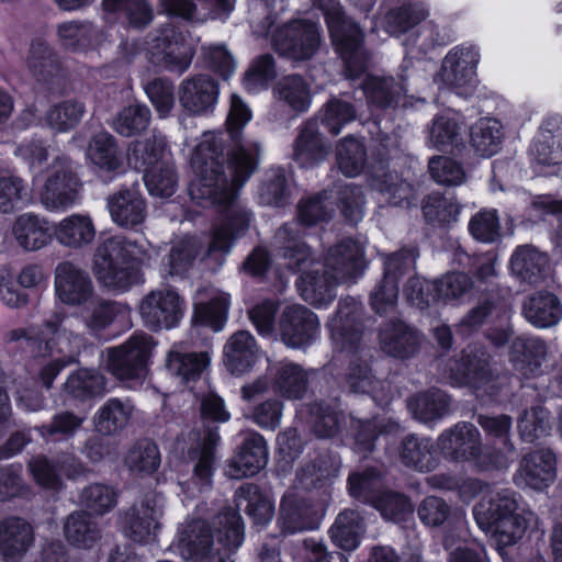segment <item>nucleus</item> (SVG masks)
Segmentation results:
<instances>
[{
    "instance_id": "1",
    "label": "nucleus",
    "mask_w": 562,
    "mask_h": 562,
    "mask_svg": "<svg viewBox=\"0 0 562 562\" xmlns=\"http://www.w3.org/2000/svg\"><path fill=\"white\" fill-rule=\"evenodd\" d=\"M251 120V111L233 93L226 126L234 148L224 153L223 134L204 133L191 155L195 173L189 193L196 204L216 206L224 213L223 223L214 228L209 254L227 252L234 238L248 227L250 214L237 201V190L254 172L259 144L243 138V128Z\"/></svg>"
},
{
    "instance_id": "2",
    "label": "nucleus",
    "mask_w": 562,
    "mask_h": 562,
    "mask_svg": "<svg viewBox=\"0 0 562 562\" xmlns=\"http://www.w3.org/2000/svg\"><path fill=\"white\" fill-rule=\"evenodd\" d=\"M244 542V524L233 508H225L214 520H193L179 536L182 554L192 562H233L232 554Z\"/></svg>"
},
{
    "instance_id": "3",
    "label": "nucleus",
    "mask_w": 562,
    "mask_h": 562,
    "mask_svg": "<svg viewBox=\"0 0 562 562\" xmlns=\"http://www.w3.org/2000/svg\"><path fill=\"white\" fill-rule=\"evenodd\" d=\"M296 223H288L278 229L274 246L292 269L302 270L296 286L302 299L315 307L331 303L335 289L342 284L334 280L331 272L321 261L311 258L310 248L301 241Z\"/></svg>"
},
{
    "instance_id": "4",
    "label": "nucleus",
    "mask_w": 562,
    "mask_h": 562,
    "mask_svg": "<svg viewBox=\"0 0 562 562\" xmlns=\"http://www.w3.org/2000/svg\"><path fill=\"white\" fill-rule=\"evenodd\" d=\"M149 258L144 245L123 236H113L97 246L92 271L102 286L123 293L140 282V266Z\"/></svg>"
},
{
    "instance_id": "5",
    "label": "nucleus",
    "mask_w": 562,
    "mask_h": 562,
    "mask_svg": "<svg viewBox=\"0 0 562 562\" xmlns=\"http://www.w3.org/2000/svg\"><path fill=\"white\" fill-rule=\"evenodd\" d=\"M474 519L483 531L491 533L499 546L516 543L537 517L527 508L520 496L509 490L497 492L488 499H481L473 508Z\"/></svg>"
},
{
    "instance_id": "6",
    "label": "nucleus",
    "mask_w": 562,
    "mask_h": 562,
    "mask_svg": "<svg viewBox=\"0 0 562 562\" xmlns=\"http://www.w3.org/2000/svg\"><path fill=\"white\" fill-rule=\"evenodd\" d=\"M202 427L190 432L194 445L189 450V459L194 463L193 480L200 491L210 487L213 475L214 450L220 442L218 427L209 425L210 422L225 423L231 414L225 408L224 400L214 393L205 395L201 401Z\"/></svg>"
},
{
    "instance_id": "7",
    "label": "nucleus",
    "mask_w": 562,
    "mask_h": 562,
    "mask_svg": "<svg viewBox=\"0 0 562 562\" xmlns=\"http://www.w3.org/2000/svg\"><path fill=\"white\" fill-rule=\"evenodd\" d=\"M311 417L313 430L319 438L335 436L341 424L349 423L355 439V450L363 454L374 449L379 434L400 429L396 423L382 424L376 419L362 420L352 415L346 416L342 412L323 403H314L311 406Z\"/></svg>"
},
{
    "instance_id": "8",
    "label": "nucleus",
    "mask_w": 562,
    "mask_h": 562,
    "mask_svg": "<svg viewBox=\"0 0 562 562\" xmlns=\"http://www.w3.org/2000/svg\"><path fill=\"white\" fill-rule=\"evenodd\" d=\"M317 5L326 18L333 44L344 59L349 77H357L366 67L360 26L345 16L338 0H317Z\"/></svg>"
},
{
    "instance_id": "9",
    "label": "nucleus",
    "mask_w": 562,
    "mask_h": 562,
    "mask_svg": "<svg viewBox=\"0 0 562 562\" xmlns=\"http://www.w3.org/2000/svg\"><path fill=\"white\" fill-rule=\"evenodd\" d=\"M80 321L75 316L55 314L44 323L47 347L63 357L52 360L41 371V381L50 387L55 378L68 364L76 361L85 344L83 336L78 331Z\"/></svg>"
},
{
    "instance_id": "10",
    "label": "nucleus",
    "mask_w": 562,
    "mask_h": 562,
    "mask_svg": "<svg viewBox=\"0 0 562 562\" xmlns=\"http://www.w3.org/2000/svg\"><path fill=\"white\" fill-rule=\"evenodd\" d=\"M450 376L457 385H469L482 395L496 396L510 384L507 373L495 374L490 368L487 353L477 347H468L450 368Z\"/></svg>"
},
{
    "instance_id": "11",
    "label": "nucleus",
    "mask_w": 562,
    "mask_h": 562,
    "mask_svg": "<svg viewBox=\"0 0 562 562\" xmlns=\"http://www.w3.org/2000/svg\"><path fill=\"white\" fill-rule=\"evenodd\" d=\"M368 101L379 108H413L425 103V98L417 95L419 89L414 76L403 68L395 79L392 76H369L362 82Z\"/></svg>"
},
{
    "instance_id": "12",
    "label": "nucleus",
    "mask_w": 562,
    "mask_h": 562,
    "mask_svg": "<svg viewBox=\"0 0 562 562\" xmlns=\"http://www.w3.org/2000/svg\"><path fill=\"white\" fill-rule=\"evenodd\" d=\"M441 454L457 462H472L480 469L491 467V459L485 457L482 435L470 422H458L443 430L437 438Z\"/></svg>"
},
{
    "instance_id": "13",
    "label": "nucleus",
    "mask_w": 562,
    "mask_h": 562,
    "mask_svg": "<svg viewBox=\"0 0 562 562\" xmlns=\"http://www.w3.org/2000/svg\"><path fill=\"white\" fill-rule=\"evenodd\" d=\"M418 252L415 248H403L384 256L382 279L370 294V306L380 315L395 310L398 300V281L409 270L414 269Z\"/></svg>"
},
{
    "instance_id": "14",
    "label": "nucleus",
    "mask_w": 562,
    "mask_h": 562,
    "mask_svg": "<svg viewBox=\"0 0 562 562\" xmlns=\"http://www.w3.org/2000/svg\"><path fill=\"white\" fill-rule=\"evenodd\" d=\"M322 36L318 26L308 20H292L272 34L276 52L293 61H306L318 52Z\"/></svg>"
},
{
    "instance_id": "15",
    "label": "nucleus",
    "mask_w": 562,
    "mask_h": 562,
    "mask_svg": "<svg viewBox=\"0 0 562 562\" xmlns=\"http://www.w3.org/2000/svg\"><path fill=\"white\" fill-rule=\"evenodd\" d=\"M165 501L161 494L147 493L135 502L121 517L122 531L134 542L154 541L161 528Z\"/></svg>"
},
{
    "instance_id": "16",
    "label": "nucleus",
    "mask_w": 562,
    "mask_h": 562,
    "mask_svg": "<svg viewBox=\"0 0 562 562\" xmlns=\"http://www.w3.org/2000/svg\"><path fill=\"white\" fill-rule=\"evenodd\" d=\"M80 181L74 162L58 157L49 168L41 192V202L48 211L64 212L78 200Z\"/></svg>"
},
{
    "instance_id": "17",
    "label": "nucleus",
    "mask_w": 562,
    "mask_h": 562,
    "mask_svg": "<svg viewBox=\"0 0 562 562\" xmlns=\"http://www.w3.org/2000/svg\"><path fill=\"white\" fill-rule=\"evenodd\" d=\"M147 52L154 65L180 74L189 68L193 55L183 35L171 25L150 36Z\"/></svg>"
},
{
    "instance_id": "18",
    "label": "nucleus",
    "mask_w": 562,
    "mask_h": 562,
    "mask_svg": "<svg viewBox=\"0 0 562 562\" xmlns=\"http://www.w3.org/2000/svg\"><path fill=\"white\" fill-rule=\"evenodd\" d=\"M184 308V301L175 290L161 288L144 296L139 305V314L149 329L158 331L178 326Z\"/></svg>"
},
{
    "instance_id": "19",
    "label": "nucleus",
    "mask_w": 562,
    "mask_h": 562,
    "mask_svg": "<svg viewBox=\"0 0 562 562\" xmlns=\"http://www.w3.org/2000/svg\"><path fill=\"white\" fill-rule=\"evenodd\" d=\"M153 348L151 337L135 334L123 345L108 350V370L119 380L139 379Z\"/></svg>"
},
{
    "instance_id": "20",
    "label": "nucleus",
    "mask_w": 562,
    "mask_h": 562,
    "mask_svg": "<svg viewBox=\"0 0 562 562\" xmlns=\"http://www.w3.org/2000/svg\"><path fill=\"white\" fill-rule=\"evenodd\" d=\"M328 328L333 341L340 350H360L364 334L361 303L353 297L341 300L336 315L328 323Z\"/></svg>"
},
{
    "instance_id": "21",
    "label": "nucleus",
    "mask_w": 562,
    "mask_h": 562,
    "mask_svg": "<svg viewBox=\"0 0 562 562\" xmlns=\"http://www.w3.org/2000/svg\"><path fill=\"white\" fill-rule=\"evenodd\" d=\"M423 342L422 335L402 319L383 322L378 330V346L387 357L407 360L414 357Z\"/></svg>"
},
{
    "instance_id": "22",
    "label": "nucleus",
    "mask_w": 562,
    "mask_h": 562,
    "mask_svg": "<svg viewBox=\"0 0 562 562\" xmlns=\"http://www.w3.org/2000/svg\"><path fill=\"white\" fill-rule=\"evenodd\" d=\"M323 263L334 280L341 283L353 281L364 269L363 247L351 238L341 239L327 250Z\"/></svg>"
},
{
    "instance_id": "23",
    "label": "nucleus",
    "mask_w": 562,
    "mask_h": 562,
    "mask_svg": "<svg viewBox=\"0 0 562 562\" xmlns=\"http://www.w3.org/2000/svg\"><path fill=\"white\" fill-rule=\"evenodd\" d=\"M55 291L63 303L71 306L93 302L95 296L88 272L68 261L59 263L56 268Z\"/></svg>"
},
{
    "instance_id": "24",
    "label": "nucleus",
    "mask_w": 562,
    "mask_h": 562,
    "mask_svg": "<svg viewBox=\"0 0 562 562\" xmlns=\"http://www.w3.org/2000/svg\"><path fill=\"white\" fill-rule=\"evenodd\" d=\"M282 341L292 348L312 344L319 334V321L315 313L303 305L286 306L281 315Z\"/></svg>"
},
{
    "instance_id": "25",
    "label": "nucleus",
    "mask_w": 562,
    "mask_h": 562,
    "mask_svg": "<svg viewBox=\"0 0 562 562\" xmlns=\"http://www.w3.org/2000/svg\"><path fill=\"white\" fill-rule=\"evenodd\" d=\"M555 456L549 449H539L525 454L514 475V483L519 487L542 490L548 487L557 476Z\"/></svg>"
},
{
    "instance_id": "26",
    "label": "nucleus",
    "mask_w": 562,
    "mask_h": 562,
    "mask_svg": "<svg viewBox=\"0 0 562 562\" xmlns=\"http://www.w3.org/2000/svg\"><path fill=\"white\" fill-rule=\"evenodd\" d=\"M218 94V85L207 75L189 77L181 81L178 89L181 106L193 115H206L213 112Z\"/></svg>"
},
{
    "instance_id": "27",
    "label": "nucleus",
    "mask_w": 562,
    "mask_h": 562,
    "mask_svg": "<svg viewBox=\"0 0 562 562\" xmlns=\"http://www.w3.org/2000/svg\"><path fill=\"white\" fill-rule=\"evenodd\" d=\"M268 461V449L263 437L248 432L239 451L228 461L225 474L233 480L252 476L262 470Z\"/></svg>"
},
{
    "instance_id": "28",
    "label": "nucleus",
    "mask_w": 562,
    "mask_h": 562,
    "mask_svg": "<svg viewBox=\"0 0 562 562\" xmlns=\"http://www.w3.org/2000/svg\"><path fill=\"white\" fill-rule=\"evenodd\" d=\"M549 353V347L541 338L519 336L510 345L509 361L521 378L530 379L541 373Z\"/></svg>"
},
{
    "instance_id": "29",
    "label": "nucleus",
    "mask_w": 562,
    "mask_h": 562,
    "mask_svg": "<svg viewBox=\"0 0 562 562\" xmlns=\"http://www.w3.org/2000/svg\"><path fill=\"white\" fill-rule=\"evenodd\" d=\"M111 220L126 229L142 225L147 215V205L137 188H124L106 198Z\"/></svg>"
},
{
    "instance_id": "30",
    "label": "nucleus",
    "mask_w": 562,
    "mask_h": 562,
    "mask_svg": "<svg viewBox=\"0 0 562 562\" xmlns=\"http://www.w3.org/2000/svg\"><path fill=\"white\" fill-rule=\"evenodd\" d=\"M59 45L71 53H87L100 46L105 40V32L89 20H70L56 27Z\"/></svg>"
},
{
    "instance_id": "31",
    "label": "nucleus",
    "mask_w": 562,
    "mask_h": 562,
    "mask_svg": "<svg viewBox=\"0 0 562 562\" xmlns=\"http://www.w3.org/2000/svg\"><path fill=\"white\" fill-rule=\"evenodd\" d=\"M34 543L32 525L21 517L0 520V555L4 562H20Z\"/></svg>"
},
{
    "instance_id": "32",
    "label": "nucleus",
    "mask_w": 562,
    "mask_h": 562,
    "mask_svg": "<svg viewBox=\"0 0 562 562\" xmlns=\"http://www.w3.org/2000/svg\"><path fill=\"white\" fill-rule=\"evenodd\" d=\"M26 66L36 81L47 90L55 91L59 88L63 79L61 67L46 42L35 40L31 43Z\"/></svg>"
},
{
    "instance_id": "33",
    "label": "nucleus",
    "mask_w": 562,
    "mask_h": 562,
    "mask_svg": "<svg viewBox=\"0 0 562 562\" xmlns=\"http://www.w3.org/2000/svg\"><path fill=\"white\" fill-rule=\"evenodd\" d=\"M479 53L473 47H456L445 57L440 78L451 88L471 86L475 78Z\"/></svg>"
},
{
    "instance_id": "34",
    "label": "nucleus",
    "mask_w": 562,
    "mask_h": 562,
    "mask_svg": "<svg viewBox=\"0 0 562 562\" xmlns=\"http://www.w3.org/2000/svg\"><path fill=\"white\" fill-rule=\"evenodd\" d=\"M477 424L490 437L498 439L503 445L501 451L490 456L491 467L496 469H507L513 462L515 446L510 440V430L513 419L508 415L488 416L479 415Z\"/></svg>"
},
{
    "instance_id": "35",
    "label": "nucleus",
    "mask_w": 562,
    "mask_h": 562,
    "mask_svg": "<svg viewBox=\"0 0 562 562\" xmlns=\"http://www.w3.org/2000/svg\"><path fill=\"white\" fill-rule=\"evenodd\" d=\"M260 349L247 330L233 334L224 346L225 363L234 374H243L258 360Z\"/></svg>"
},
{
    "instance_id": "36",
    "label": "nucleus",
    "mask_w": 562,
    "mask_h": 562,
    "mask_svg": "<svg viewBox=\"0 0 562 562\" xmlns=\"http://www.w3.org/2000/svg\"><path fill=\"white\" fill-rule=\"evenodd\" d=\"M11 232L18 245L27 251L38 250L52 240L48 222L32 213L18 216Z\"/></svg>"
},
{
    "instance_id": "37",
    "label": "nucleus",
    "mask_w": 562,
    "mask_h": 562,
    "mask_svg": "<svg viewBox=\"0 0 562 562\" xmlns=\"http://www.w3.org/2000/svg\"><path fill=\"white\" fill-rule=\"evenodd\" d=\"M401 462L419 472H430L437 464L435 445L431 438L407 435L398 446Z\"/></svg>"
},
{
    "instance_id": "38",
    "label": "nucleus",
    "mask_w": 562,
    "mask_h": 562,
    "mask_svg": "<svg viewBox=\"0 0 562 562\" xmlns=\"http://www.w3.org/2000/svg\"><path fill=\"white\" fill-rule=\"evenodd\" d=\"M313 509L294 490L288 491L281 501L278 524L285 533H295L313 528Z\"/></svg>"
},
{
    "instance_id": "39",
    "label": "nucleus",
    "mask_w": 562,
    "mask_h": 562,
    "mask_svg": "<svg viewBox=\"0 0 562 562\" xmlns=\"http://www.w3.org/2000/svg\"><path fill=\"white\" fill-rule=\"evenodd\" d=\"M340 461L329 454L323 453L304 464L296 473L294 490L311 491L327 484L338 474Z\"/></svg>"
},
{
    "instance_id": "40",
    "label": "nucleus",
    "mask_w": 562,
    "mask_h": 562,
    "mask_svg": "<svg viewBox=\"0 0 562 562\" xmlns=\"http://www.w3.org/2000/svg\"><path fill=\"white\" fill-rule=\"evenodd\" d=\"M54 236L60 245L80 249L94 240L95 227L90 216L72 214L56 224Z\"/></svg>"
},
{
    "instance_id": "41",
    "label": "nucleus",
    "mask_w": 562,
    "mask_h": 562,
    "mask_svg": "<svg viewBox=\"0 0 562 562\" xmlns=\"http://www.w3.org/2000/svg\"><path fill=\"white\" fill-rule=\"evenodd\" d=\"M547 267V256L530 245L517 247L510 258L513 274L530 284H536L544 278Z\"/></svg>"
},
{
    "instance_id": "42",
    "label": "nucleus",
    "mask_w": 562,
    "mask_h": 562,
    "mask_svg": "<svg viewBox=\"0 0 562 562\" xmlns=\"http://www.w3.org/2000/svg\"><path fill=\"white\" fill-rule=\"evenodd\" d=\"M524 315L533 326L549 328L562 318V305L559 299L549 292H539L525 301Z\"/></svg>"
},
{
    "instance_id": "43",
    "label": "nucleus",
    "mask_w": 562,
    "mask_h": 562,
    "mask_svg": "<svg viewBox=\"0 0 562 562\" xmlns=\"http://www.w3.org/2000/svg\"><path fill=\"white\" fill-rule=\"evenodd\" d=\"M168 157L165 137L155 133L150 137L131 143L127 149L128 165L144 175Z\"/></svg>"
},
{
    "instance_id": "44",
    "label": "nucleus",
    "mask_w": 562,
    "mask_h": 562,
    "mask_svg": "<svg viewBox=\"0 0 562 562\" xmlns=\"http://www.w3.org/2000/svg\"><path fill=\"white\" fill-rule=\"evenodd\" d=\"M407 407L414 418L429 424L450 413V397L440 390L431 389L412 396L407 401Z\"/></svg>"
},
{
    "instance_id": "45",
    "label": "nucleus",
    "mask_w": 562,
    "mask_h": 562,
    "mask_svg": "<svg viewBox=\"0 0 562 562\" xmlns=\"http://www.w3.org/2000/svg\"><path fill=\"white\" fill-rule=\"evenodd\" d=\"M210 356L204 352H183L181 346L175 345L167 353L166 368L181 382L194 381L210 364Z\"/></svg>"
},
{
    "instance_id": "46",
    "label": "nucleus",
    "mask_w": 562,
    "mask_h": 562,
    "mask_svg": "<svg viewBox=\"0 0 562 562\" xmlns=\"http://www.w3.org/2000/svg\"><path fill=\"white\" fill-rule=\"evenodd\" d=\"M366 532V525L359 512L346 509L341 512L329 529L331 541L345 551L356 550Z\"/></svg>"
},
{
    "instance_id": "47",
    "label": "nucleus",
    "mask_w": 562,
    "mask_h": 562,
    "mask_svg": "<svg viewBox=\"0 0 562 562\" xmlns=\"http://www.w3.org/2000/svg\"><path fill=\"white\" fill-rule=\"evenodd\" d=\"M307 372L292 361H280L273 369V390L279 395L296 400L301 398L307 390Z\"/></svg>"
},
{
    "instance_id": "48",
    "label": "nucleus",
    "mask_w": 562,
    "mask_h": 562,
    "mask_svg": "<svg viewBox=\"0 0 562 562\" xmlns=\"http://www.w3.org/2000/svg\"><path fill=\"white\" fill-rule=\"evenodd\" d=\"M235 502L256 525L263 526L273 517L274 507L271 499L252 483L243 484L236 490Z\"/></svg>"
},
{
    "instance_id": "49",
    "label": "nucleus",
    "mask_w": 562,
    "mask_h": 562,
    "mask_svg": "<svg viewBox=\"0 0 562 562\" xmlns=\"http://www.w3.org/2000/svg\"><path fill=\"white\" fill-rule=\"evenodd\" d=\"M273 95L295 113L307 111L312 104L310 86L302 76L296 74L279 79L273 88Z\"/></svg>"
},
{
    "instance_id": "50",
    "label": "nucleus",
    "mask_w": 562,
    "mask_h": 562,
    "mask_svg": "<svg viewBox=\"0 0 562 562\" xmlns=\"http://www.w3.org/2000/svg\"><path fill=\"white\" fill-rule=\"evenodd\" d=\"M329 147L324 145L314 122L306 123L294 143L293 158L302 167H311L324 160Z\"/></svg>"
},
{
    "instance_id": "51",
    "label": "nucleus",
    "mask_w": 562,
    "mask_h": 562,
    "mask_svg": "<svg viewBox=\"0 0 562 562\" xmlns=\"http://www.w3.org/2000/svg\"><path fill=\"white\" fill-rule=\"evenodd\" d=\"M87 156L101 170L112 172L123 165L116 139L108 132H99L89 142Z\"/></svg>"
},
{
    "instance_id": "52",
    "label": "nucleus",
    "mask_w": 562,
    "mask_h": 562,
    "mask_svg": "<svg viewBox=\"0 0 562 562\" xmlns=\"http://www.w3.org/2000/svg\"><path fill=\"white\" fill-rule=\"evenodd\" d=\"M372 186L386 203L394 206L404 204L411 206L417 199L415 188L394 172H385L375 177Z\"/></svg>"
},
{
    "instance_id": "53",
    "label": "nucleus",
    "mask_w": 562,
    "mask_h": 562,
    "mask_svg": "<svg viewBox=\"0 0 562 562\" xmlns=\"http://www.w3.org/2000/svg\"><path fill=\"white\" fill-rule=\"evenodd\" d=\"M132 406L119 398L108 400L95 414V428L102 435H113L122 430L128 423Z\"/></svg>"
},
{
    "instance_id": "54",
    "label": "nucleus",
    "mask_w": 562,
    "mask_h": 562,
    "mask_svg": "<svg viewBox=\"0 0 562 562\" xmlns=\"http://www.w3.org/2000/svg\"><path fill=\"white\" fill-rule=\"evenodd\" d=\"M471 145L482 157L495 155L502 143V124L497 120L481 119L471 127Z\"/></svg>"
},
{
    "instance_id": "55",
    "label": "nucleus",
    "mask_w": 562,
    "mask_h": 562,
    "mask_svg": "<svg viewBox=\"0 0 562 562\" xmlns=\"http://www.w3.org/2000/svg\"><path fill=\"white\" fill-rule=\"evenodd\" d=\"M66 539L79 548H90L100 538V529L85 512L70 514L64 525Z\"/></svg>"
},
{
    "instance_id": "56",
    "label": "nucleus",
    "mask_w": 562,
    "mask_h": 562,
    "mask_svg": "<svg viewBox=\"0 0 562 562\" xmlns=\"http://www.w3.org/2000/svg\"><path fill=\"white\" fill-rule=\"evenodd\" d=\"M65 391L79 400L102 396L105 393V378L95 370L80 369L68 376Z\"/></svg>"
},
{
    "instance_id": "57",
    "label": "nucleus",
    "mask_w": 562,
    "mask_h": 562,
    "mask_svg": "<svg viewBox=\"0 0 562 562\" xmlns=\"http://www.w3.org/2000/svg\"><path fill=\"white\" fill-rule=\"evenodd\" d=\"M422 210L428 223L449 225L459 220L462 206L453 196L432 193L423 201Z\"/></svg>"
},
{
    "instance_id": "58",
    "label": "nucleus",
    "mask_w": 562,
    "mask_h": 562,
    "mask_svg": "<svg viewBox=\"0 0 562 562\" xmlns=\"http://www.w3.org/2000/svg\"><path fill=\"white\" fill-rule=\"evenodd\" d=\"M124 464L133 474L143 475L154 473L160 464L158 447L149 440L137 441L130 448Z\"/></svg>"
},
{
    "instance_id": "59",
    "label": "nucleus",
    "mask_w": 562,
    "mask_h": 562,
    "mask_svg": "<svg viewBox=\"0 0 562 562\" xmlns=\"http://www.w3.org/2000/svg\"><path fill=\"white\" fill-rule=\"evenodd\" d=\"M85 112L83 103L66 100L50 106L46 112L45 121L56 132L66 133L80 123Z\"/></svg>"
},
{
    "instance_id": "60",
    "label": "nucleus",
    "mask_w": 562,
    "mask_h": 562,
    "mask_svg": "<svg viewBox=\"0 0 562 562\" xmlns=\"http://www.w3.org/2000/svg\"><path fill=\"white\" fill-rule=\"evenodd\" d=\"M151 113L144 104H132L121 110L113 119L112 127L124 136L131 137L145 131L150 122Z\"/></svg>"
},
{
    "instance_id": "61",
    "label": "nucleus",
    "mask_w": 562,
    "mask_h": 562,
    "mask_svg": "<svg viewBox=\"0 0 562 562\" xmlns=\"http://www.w3.org/2000/svg\"><path fill=\"white\" fill-rule=\"evenodd\" d=\"M518 431L522 441L535 442L551 430L550 413L542 406L526 409L518 418Z\"/></svg>"
},
{
    "instance_id": "62",
    "label": "nucleus",
    "mask_w": 562,
    "mask_h": 562,
    "mask_svg": "<svg viewBox=\"0 0 562 562\" xmlns=\"http://www.w3.org/2000/svg\"><path fill=\"white\" fill-rule=\"evenodd\" d=\"M144 181L151 195L171 196L177 189L178 180L169 157L148 169L144 175Z\"/></svg>"
},
{
    "instance_id": "63",
    "label": "nucleus",
    "mask_w": 562,
    "mask_h": 562,
    "mask_svg": "<svg viewBox=\"0 0 562 562\" xmlns=\"http://www.w3.org/2000/svg\"><path fill=\"white\" fill-rule=\"evenodd\" d=\"M336 160L339 170L345 176H358L366 162L363 144L353 136L342 138L337 146Z\"/></svg>"
},
{
    "instance_id": "64",
    "label": "nucleus",
    "mask_w": 562,
    "mask_h": 562,
    "mask_svg": "<svg viewBox=\"0 0 562 562\" xmlns=\"http://www.w3.org/2000/svg\"><path fill=\"white\" fill-rule=\"evenodd\" d=\"M356 120L353 104L338 98L327 101L321 112L322 124L333 135H338L347 124Z\"/></svg>"
}]
</instances>
